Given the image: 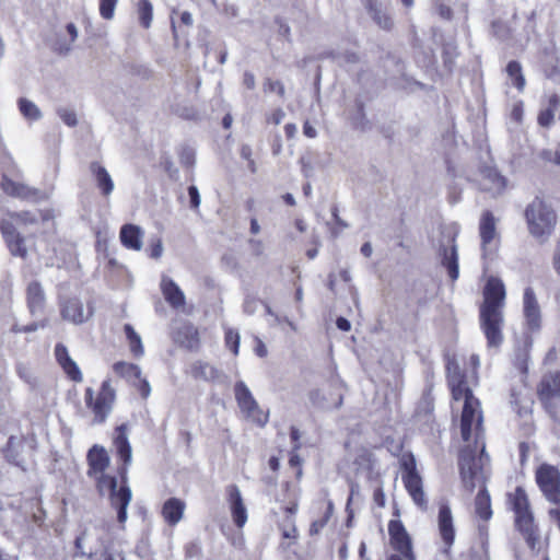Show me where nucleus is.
<instances>
[{"mask_svg":"<svg viewBox=\"0 0 560 560\" xmlns=\"http://www.w3.org/2000/svg\"><path fill=\"white\" fill-rule=\"evenodd\" d=\"M509 503L515 514V527L524 537L527 546L533 550H538L539 544L538 528L534 521V514L530 510L529 500L524 488L516 487L513 493H509Z\"/></svg>","mask_w":560,"mask_h":560,"instance_id":"nucleus-1","label":"nucleus"},{"mask_svg":"<svg viewBox=\"0 0 560 560\" xmlns=\"http://www.w3.org/2000/svg\"><path fill=\"white\" fill-rule=\"evenodd\" d=\"M525 219L529 234L541 244L550 238L557 225L556 211L540 198L526 207Z\"/></svg>","mask_w":560,"mask_h":560,"instance_id":"nucleus-2","label":"nucleus"},{"mask_svg":"<svg viewBox=\"0 0 560 560\" xmlns=\"http://www.w3.org/2000/svg\"><path fill=\"white\" fill-rule=\"evenodd\" d=\"M96 486L102 495L108 491L110 506L117 511L118 522L124 524L127 521V509L132 499L129 485H120L118 488L116 477L102 472L96 479Z\"/></svg>","mask_w":560,"mask_h":560,"instance_id":"nucleus-3","label":"nucleus"},{"mask_svg":"<svg viewBox=\"0 0 560 560\" xmlns=\"http://www.w3.org/2000/svg\"><path fill=\"white\" fill-rule=\"evenodd\" d=\"M234 394L237 406L245 415L246 419L259 427H265L268 422L269 413L261 410L252 392L243 381L236 382Z\"/></svg>","mask_w":560,"mask_h":560,"instance_id":"nucleus-4","label":"nucleus"},{"mask_svg":"<svg viewBox=\"0 0 560 560\" xmlns=\"http://www.w3.org/2000/svg\"><path fill=\"white\" fill-rule=\"evenodd\" d=\"M485 445L481 450V455L476 458L470 448H463L459 453L458 465L460 477L465 489L474 491L477 483L482 479V465H483Z\"/></svg>","mask_w":560,"mask_h":560,"instance_id":"nucleus-5","label":"nucleus"},{"mask_svg":"<svg viewBox=\"0 0 560 560\" xmlns=\"http://www.w3.org/2000/svg\"><path fill=\"white\" fill-rule=\"evenodd\" d=\"M535 479L545 499L560 505V470L556 466L541 464L536 469Z\"/></svg>","mask_w":560,"mask_h":560,"instance_id":"nucleus-6","label":"nucleus"},{"mask_svg":"<svg viewBox=\"0 0 560 560\" xmlns=\"http://www.w3.org/2000/svg\"><path fill=\"white\" fill-rule=\"evenodd\" d=\"M404 468L402 481L409 495L412 498L415 504L422 510H427L428 501L423 491L422 479L417 471L416 460L412 455L401 463Z\"/></svg>","mask_w":560,"mask_h":560,"instance_id":"nucleus-7","label":"nucleus"},{"mask_svg":"<svg viewBox=\"0 0 560 560\" xmlns=\"http://www.w3.org/2000/svg\"><path fill=\"white\" fill-rule=\"evenodd\" d=\"M464 400L463 412L460 417V434L464 441H469L471 436L472 423L476 419V436L479 438L482 431V412L480 401L472 394L462 398Z\"/></svg>","mask_w":560,"mask_h":560,"instance_id":"nucleus-8","label":"nucleus"},{"mask_svg":"<svg viewBox=\"0 0 560 560\" xmlns=\"http://www.w3.org/2000/svg\"><path fill=\"white\" fill-rule=\"evenodd\" d=\"M60 315L67 322L81 325L92 318L94 307L91 303L84 305L79 298H69L60 303Z\"/></svg>","mask_w":560,"mask_h":560,"instance_id":"nucleus-9","label":"nucleus"},{"mask_svg":"<svg viewBox=\"0 0 560 560\" xmlns=\"http://www.w3.org/2000/svg\"><path fill=\"white\" fill-rule=\"evenodd\" d=\"M503 314L493 311H480V326L487 338L488 347L498 348L503 341Z\"/></svg>","mask_w":560,"mask_h":560,"instance_id":"nucleus-10","label":"nucleus"},{"mask_svg":"<svg viewBox=\"0 0 560 560\" xmlns=\"http://www.w3.org/2000/svg\"><path fill=\"white\" fill-rule=\"evenodd\" d=\"M485 301L480 306V311H493V313H502L505 299V288L501 279L490 277L483 290Z\"/></svg>","mask_w":560,"mask_h":560,"instance_id":"nucleus-11","label":"nucleus"},{"mask_svg":"<svg viewBox=\"0 0 560 560\" xmlns=\"http://www.w3.org/2000/svg\"><path fill=\"white\" fill-rule=\"evenodd\" d=\"M388 534L392 547L407 560H416L411 539L400 521L392 520L388 524Z\"/></svg>","mask_w":560,"mask_h":560,"instance_id":"nucleus-12","label":"nucleus"},{"mask_svg":"<svg viewBox=\"0 0 560 560\" xmlns=\"http://www.w3.org/2000/svg\"><path fill=\"white\" fill-rule=\"evenodd\" d=\"M2 192L12 198L27 201H37L43 197L39 189L23 182L13 180L7 174H2Z\"/></svg>","mask_w":560,"mask_h":560,"instance_id":"nucleus-13","label":"nucleus"},{"mask_svg":"<svg viewBox=\"0 0 560 560\" xmlns=\"http://www.w3.org/2000/svg\"><path fill=\"white\" fill-rule=\"evenodd\" d=\"M479 186L480 189L490 192L493 196L500 195L506 187V178L502 176L493 166H482L480 168Z\"/></svg>","mask_w":560,"mask_h":560,"instance_id":"nucleus-14","label":"nucleus"},{"mask_svg":"<svg viewBox=\"0 0 560 560\" xmlns=\"http://www.w3.org/2000/svg\"><path fill=\"white\" fill-rule=\"evenodd\" d=\"M441 262L446 268L452 281L459 277L458 253L455 237H450L447 244H441L439 248Z\"/></svg>","mask_w":560,"mask_h":560,"instance_id":"nucleus-15","label":"nucleus"},{"mask_svg":"<svg viewBox=\"0 0 560 560\" xmlns=\"http://www.w3.org/2000/svg\"><path fill=\"white\" fill-rule=\"evenodd\" d=\"M438 523L442 540L447 548H451L455 540V528L452 511L447 503L440 504Z\"/></svg>","mask_w":560,"mask_h":560,"instance_id":"nucleus-16","label":"nucleus"},{"mask_svg":"<svg viewBox=\"0 0 560 560\" xmlns=\"http://www.w3.org/2000/svg\"><path fill=\"white\" fill-rule=\"evenodd\" d=\"M26 453L27 448L24 436H10L5 448L7 460L25 471Z\"/></svg>","mask_w":560,"mask_h":560,"instance_id":"nucleus-17","label":"nucleus"},{"mask_svg":"<svg viewBox=\"0 0 560 560\" xmlns=\"http://www.w3.org/2000/svg\"><path fill=\"white\" fill-rule=\"evenodd\" d=\"M539 399L545 404L551 402L560 397V373H549L545 375L538 386Z\"/></svg>","mask_w":560,"mask_h":560,"instance_id":"nucleus-18","label":"nucleus"},{"mask_svg":"<svg viewBox=\"0 0 560 560\" xmlns=\"http://www.w3.org/2000/svg\"><path fill=\"white\" fill-rule=\"evenodd\" d=\"M55 357L63 372L73 382H82L83 376L78 364L69 355L68 349L62 343H57L55 347Z\"/></svg>","mask_w":560,"mask_h":560,"instance_id":"nucleus-19","label":"nucleus"},{"mask_svg":"<svg viewBox=\"0 0 560 560\" xmlns=\"http://www.w3.org/2000/svg\"><path fill=\"white\" fill-rule=\"evenodd\" d=\"M55 357L63 372L73 382H82L83 376L78 364L69 355L68 349L62 343H57L55 347Z\"/></svg>","mask_w":560,"mask_h":560,"instance_id":"nucleus-20","label":"nucleus"},{"mask_svg":"<svg viewBox=\"0 0 560 560\" xmlns=\"http://www.w3.org/2000/svg\"><path fill=\"white\" fill-rule=\"evenodd\" d=\"M55 357L63 372L73 382H82L83 376L78 364L69 355L68 349L62 343H57L55 347Z\"/></svg>","mask_w":560,"mask_h":560,"instance_id":"nucleus-21","label":"nucleus"},{"mask_svg":"<svg viewBox=\"0 0 560 560\" xmlns=\"http://www.w3.org/2000/svg\"><path fill=\"white\" fill-rule=\"evenodd\" d=\"M174 341L190 351H197L200 346L198 329L192 324L185 323L174 332Z\"/></svg>","mask_w":560,"mask_h":560,"instance_id":"nucleus-22","label":"nucleus"},{"mask_svg":"<svg viewBox=\"0 0 560 560\" xmlns=\"http://www.w3.org/2000/svg\"><path fill=\"white\" fill-rule=\"evenodd\" d=\"M162 294L165 301L173 307H183L186 303V298L182 289L177 283L170 277L163 276L160 284Z\"/></svg>","mask_w":560,"mask_h":560,"instance_id":"nucleus-23","label":"nucleus"},{"mask_svg":"<svg viewBox=\"0 0 560 560\" xmlns=\"http://www.w3.org/2000/svg\"><path fill=\"white\" fill-rule=\"evenodd\" d=\"M26 302L33 315L42 314L46 304V294L40 282L33 280L26 288Z\"/></svg>","mask_w":560,"mask_h":560,"instance_id":"nucleus-24","label":"nucleus"},{"mask_svg":"<svg viewBox=\"0 0 560 560\" xmlns=\"http://www.w3.org/2000/svg\"><path fill=\"white\" fill-rule=\"evenodd\" d=\"M524 315L530 330L538 329L540 326V310L536 300V294L532 288L524 291Z\"/></svg>","mask_w":560,"mask_h":560,"instance_id":"nucleus-25","label":"nucleus"},{"mask_svg":"<svg viewBox=\"0 0 560 560\" xmlns=\"http://www.w3.org/2000/svg\"><path fill=\"white\" fill-rule=\"evenodd\" d=\"M89 463L88 475L90 477L102 474L109 466V456L106 450L101 445H93L86 456Z\"/></svg>","mask_w":560,"mask_h":560,"instance_id":"nucleus-26","label":"nucleus"},{"mask_svg":"<svg viewBox=\"0 0 560 560\" xmlns=\"http://www.w3.org/2000/svg\"><path fill=\"white\" fill-rule=\"evenodd\" d=\"M229 501L234 524L237 527H243L247 521V510L244 505L241 491L235 485L229 487Z\"/></svg>","mask_w":560,"mask_h":560,"instance_id":"nucleus-27","label":"nucleus"},{"mask_svg":"<svg viewBox=\"0 0 560 560\" xmlns=\"http://www.w3.org/2000/svg\"><path fill=\"white\" fill-rule=\"evenodd\" d=\"M365 9L380 28L387 32L393 30L394 21L378 0H366Z\"/></svg>","mask_w":560,"mask_h":560,"instance_id":"nucleus-28","label":"nucleus"},{"mask_svg":"<svg viewBox=\"0 0 560 560\" xmlns=\"http://www.w3.org/2000/svg\"><path fill=\"white\" fill-rule=\"evenodd\" d=\"M479 234L481 238V247L483 256L487 255V246L494 240L497 235L495 218L491 211H485L480 219Z\"/></svg>","mask_w":560,"mask_h":560,"instance_id":"nucleus-29","label":"nucleus"},{"mask_svg":"<svg viewBox=\"0 0 560 560\" xmlns=\"http://www.w3.org/2000/svg\"><path fill=\"white\" fill-rule=\"evenodd\" d=\"M121 244L132 250H140L142 248L143 231L140 226L135 224H125L120 230Z\"/></svg>","mask_w":560,"mask_h":560,"instance_id":"nucleus-30","label":"nucleus"},{"mask_svg":"<svg viewBox=\"0 0 560 560\" xmlns=\"http://www.w3.org/2000/svg\"><path fill=\"white\" fill-rule=\"evenodd\" d=\"M90 171L102 195L105 197L109 196L113 192L115 185L107 170L98 162H92L90 164Z\"/></svg>","mask_w":560,"mask_h":560,"instance_id":"nucleus-31","label":"nucleus"},{"mask_svg":"<svg viewBox=\"0 0 560 560\" xmlns=\"http://www.w3.org/2000/svg\"><path fill=\"white\" fill-rule=\"evenodd\" d=\"M114 445L117 454L124 464L129 465L132 458L131 445L127 436V425L121 424L116 429V435L114 438Z\"/></svg>","mask_w":560,"mask_h":560,"instance_id":"nucleus-32","label":"nucleus"},{"mask_svg":"<svg viewBox=\"0 0 560 560\" xmlns=\"http://www.w3.org/2000/svg\"><path fill=\"white\" fill-rule=\"evenodd\" d=\"M191 375L196 380H203L207 382H221L224 376L217 368L203 361H196L191 365Z\"/></svg>","mask_w":560,"mask_h":560,"instance_id":"nucleus-33","label":"nucleus"},{"mask_svg":"<svg viewBox=\"0 0 560 560\" xmlns=\"http://www.w3.org/2000/svg\"><path fill=\"white\" fill-rule=\"evenodd\" d=\"M185 510V503L177 499L166 500L162 508V515L168 525H176L182 518Z\"/></svg>","mask_w":560,"mask_h":560,"instance_id":"nucleus-34","label":"nucleus"},{"mask_svg":"<svg viewBox=\"0 0 560 560\" xmlns=\"http://www.w3.org/2000/svg\"><path fill=\"white\" fill-rule=\"evenodd\" d=\"M2 235L5 237V242L10 253L13 256L25 258L27 249L25 246V240L19 233L8 231L7 226L2 223Z\"/></svg>","mask_w":560,"mask_h":560,"instance_id":"nucleus-35","label":"nucleus"},{"mask_svg":"<svg viewBox=\"0 0 560 560\" xmlns=\"http://www.w3.org/2000/svg\"><path fill=\"white\" fill-rule=\"evenodd\" d=\"M447 383L454 400H462L463 397L471 395L472 390L467 386L464 373L447 376Z\"/></svg>","mask_w":560,"mask_h":560,"instance_id":"nucleus-36","label":"nucleus"},{"mask_svg":"<svg viewBox=\"0 0 560 560\" xmlns=\"http://www.w3.org/2000/svg\"><path fill=\"white\" fill-rule=\"evenodd\" d=\"M475 511L483 521H489L492 516L490 495L485 487L476 495Z\"/></svg>","mask_w":560,"mask_h":560,"instance_id":"nucleus-37","label":"nucleus"},{"mask_svg":"<svg viewBox=\"0 0 560 560\" xmlns=\"http://www.w3.org/2000/svg\"><path fill=\"white\" fill-rule=\"evenodd\" d=\"M18 107L21 115L28 121H37L43 117L39 107L28 98L20 97L18 100Z\"/></svg>","mask_w":560,"mask_h":560,"instance_id":"nucleus-38","label":"nucleus"},{"mask_svg":"<svg viewBox=\"0 0 560 560\" xmlns=\"http://www.w3.org/2000/svg\"><path fill=\"white\" fill-rule=\"evenodd\" d=\"M310 400L315 407L320 409L339 408L342 405L343 396L338 394L337 399L334 402H329L322 390L315 389L310 393Z\"/></svg>","mask_w":560,"mask_h":560,"instance_id":"nucleus-39","label":"nucleus"},{"mask_svg":"<svg viewBox=\"0 0 560 560\" xmlns=\"http://www.w3.org/2000/svg\"><path fill=\"white\" fill-rule=\"evenodd\" d=\"M113 370L116 374L120 375L121 377H125L127 380H135L140 378L141 376V369L132 363H127L124 361L116 362L113 365Z\"/></svg>","mask_w":560,"mask_h":560,"instance_id":"nucleus-40","label":"nucleus"},{"mask_svg":"<svg viewBox=\"0 0 560 560\" xmlns=\"http://www.w3.org/2000/svg\"><path fill=\"white\" fill-rule=\"evenodd\" d=\"M124 330H125L126 337L129 341L130 351L133 353V355H136V357L143 355L144 350H143L140 335L138 332H136V330L133 329V327L130 324H126L124 326Z\"/></svg>","mask_w":560,"mask_h":560,"instance_id":"nucleus-41","label":"nucleus"},{"mask_svg":"<svg viewBox=\"0 0 560 560\" xmlns=\"http://www.w3.org/2000/svg\"><path fill=\"white\" fill-rule=\"evenodd\" d=\"M140 24L144 28L151 26L153 20V5L150 0H139L137 4Z\"/></svg>","mask_w":560,"mask_h":560,"instance_id":"nucleus-42","label":"nucleus"},{"mask_svg":"<svg viewBox=\"0 0 560 560\" xmlns=\"http://www.w3.org/2000/svg\"><path fill=\"white\" fill-rule=\"evenodd\" d=\"M506 72L514 80V85L518 91H523L525 86V78L522 72V66L518 61L512 60L506 66Z\"/></svg>","mask_w":560,"mask_h":560,"instance_id":"nucleus-43","label":"nucleus"},{"mask_svg":"<svg viewBox=\"0 0 560 560\" xmlns=\"http://www.w3.org/2000/svg\"><path fill=\"white\" fill-rule=\"evenodd\" d=\"M90 408L93 410L95 416L94 421L97 423L104 422L112 411V406L105 400H102V398L98 396Z\"/></svg>","mask_w":560,"mask_h":560,"instance_id":"nucleus-44","label":"nucleus"},{"mask_svg":"<svg viewBox=\"0 0 560 560\" xmlns=\"http://www.w3.org/2000/svg\"><path fill=\"white\" fill-rule=\"evenodd\" d=\"M85 536H86V532H83L80 536H78L75 538L74 546L77 549V556L88 557L89 559H92L94 556L97 555L98 549L90 547L89 550H85V548L83 546Z\"/></svg>","mask_w":560,"mask_h":560,"instance_id":"nucleus-45","label":"nucleus"},{"mask_svg":"<svg viewBox=\"0 0 560 560\" xmlns=\"http://www.w3.org/2000/svg\"><path fill=\"white\" fill-rule=\"evenodd\" d=\"M98 397H101L102 400H105L113 407V404L116 398V392H115L114 387L112 386L110 380L103 381Z\"/></svg>","mask_w":560,"mask_h":560,"instance_id":"nucleus-46","label":"nucleus"},{"mask_svg":"<svg viewBox=\"0 0 560 560\" xmlns=\"http://www.w3.org/2000/svg\"><path fill=\"white\" fill-rule=\"evenodd\" d=\"M240 334L237 330L229 328L225 331V345L234 353H238L240 349Z\"/></svg>","mask_w":560,"mask_h":560,"instance_id":"nucleus-47","label":"nucleus"},{"mask_svg":"<svg viewBox=\"0 0 560 560\" xmlns=\"http://www.w3.org/2000/svg\"><path fill=\"white\" fill-rule=\"evenodd\" d=\"M118 0H100V14L105 20H112Z\"/></svg>","mask_w":560,"mask_h":560,"instance_id":"nucleus-48","label":"nucleus"},{"mask_svg":"<svg viewBox=\"0 0 560 560\" xmlns=\"http://www.w3.org/2000/svg\"><path fill=\"white\" fill-rule=\"evenodd\" d=\"M16 372L19 376L32 387L37 385V378L34 376L32 370L27 365L19 363L16 365Z\"/></svg>","mask_w":560,"mask_h":560,"instance_id":"nucleus-49","label":"nucleus"},{"mask_svg":"<svg viewBox=\"0 0 560 560\" xmlns=\"http://www.w3.org/2000/svg\"><path fill=\"white\" fill-rule=\"evenodd\" d=\"M527 361H528V350L524 348H518L515 351L514 357V365L522 372H527Z\"/></svg>","mask_w":560,"mask_h":560,"instance_id":"nucleus-50","label":"nucleus"},{"mask_svg":"<svg viewBox=\"0 0 560 560\" xmlns=\"http://www.w3.org/2000/svg\"><path fill=\"white\" fill-rule=\"evenodd\" d=\"M2 170H4L8 174L12 175H21V172L15 164L13 158L10 153H7L2 150Z\"/></svg>","mask_w":560,"mask_h":560,"instance_id":"nucleus-51","label":"nucleus"},{"mask_svg":"<svg viewBox=\"0 0 560 560\" xmlns=\"http://www.w3.org/2000/svg\"><path fill=\"white\" fill-rule=\"evenodd\" d=\"M57 114L67 126L75 127L78 125L77 114L74 110L61 107L58 108Z\"/></svg>","mask_w":560,"mask_h":560,"instance_id":"nucleus-52","label":"nucleus"},{"mask_svg":"<svg viewBox=\"0 0 560 560\" xmlns=\"http://www.w3.org/2000/svg\"><path fill=\"white\" fill-rule=\"evenodd\" d=\"M491 28L493 34L501 40H506L510 38V30L509 27L501 21H494L491 24Z\"/></svg>","mask_w":560,"mask_h":560,"instance_id":"nucleus-53","label":"nucleus"},{"mask_svg":"<svg viewBox=\"0 0 560 560\" xmlns=\"http://www.w3.org/2000/svg\"><path fill=\"white\" fill-rule=\"evenodd\" d=\"M555 113L556 112L552 110V108H546V109L541 110L537 118L538 124L541 127L549 128L553 124Z\"/></svg>","mask_w":560,"mask_h":560,"instance_id":"nucleus-54","label":"nucleus"},{"mask_svg":"<svg viewBox=\"0 0 560 560\" xmlns=\"http://www.w3.org/2000/svg\"><path fill=\"white\" fill-rule=\"evenodd\" d=\"M179 161L186 167H191L195 164V151L191 148L185 147L179 152Z\"/></svg>","mask_w":560,"mask_h":560,"instance_id":"nucleus-55","label":"nucleus"},{"mask_svg":"<svg viewBox=\"0 0 560 560\" xmlns=\"http://www.w3.org/2000/svg\"><path fill=\"white\" fill-rule=\"evenodd\" d=\"M259 300L254 296H247L243 304V311L247 315H253L258 308Z\"/></svg>","mask_w":560,"mask_h":560,"instance_id":"nucleus-56","label":"nucleus"},{"mask_svg":"<svg viewBox=\"0 0 560 560\" xmlns=\"http://www.w3.org/2000/svg\"><path fill=\"white\" fill-rule=\"evenodd\" d=\"M188 196L190 199V207L192 209H198L201 202L199 190L196 186L191 185L188 187Z\"/></svg>","mask_w":560,"mask_h":560,"instance_id":"nucleus-57","label":"nucleus"},{"mask_svg":"<svg viewBox=\"0 0 560 560\" xmlns=\"http://www.w3.org/2000/svg\"><path fill=\"white\" fill-rule=\"evenodd\" d=\"M241 156L248 161V168L255 173L256 172V165L255 162L250 159L252 158V148L248 144H243L241 148Z\"/></svg>","mask_w":560,"mask_h":560,"instance_id":"nucleus-58","label":"nucleus"},{"mask_svg":"<svg viewBox=\"0 0 560 560\" xmlns=\"http://www.w3.org/2000/svg\"><path fill=\"white\" fill-rule=\"evenodd\" d=\"M328 517H329V513H327L323 518L314 521L310 526V534L311 535L318 534L319 530H322L326 526Z\"/></svg>","mask_w":560,"mask_h":560,"instance_id":"nucleus-59","label":"nucleus"},{"mask_svg":"<svg viewBox=\"0 0 560 560\" xmlns=\"http://www.w3.org/2000/svg\"><path fill=\"white\" fill-rule=\"evenodd\" d=\"M265 86L270 92H277L280 96L284 95V86L280 81L268 80Z\"/></svg>","mask_w":560,"mask_h":560,"instance_id":"nucleus-60","label":"nucleus"},{"mask_svg":"<svg viewBox=\"0 0 560 560\" xmlns=\"http://www.w3.org/2000/svg\"><path fill=\"white\" fill-rule=\"evenodd\" d=\"M372 453L366 451V450H363L357 457L355 459V463H358L359 465H363V464H366V466L369 468H372Z\"/></svg>","mask_w":560,"mask_h":560,"instance_id":"nucleus-61","label":"nucleus"},{"mask_svg":"<svg viewBox=\"0 0 560 560\" xmlns=\"http://www.w3.org/2000/svg\"><path fill=\"white\" fill-rule=\"evenodd\" d=\"M460 372L462 371H460V368H459L456 359L455 358H448L447 359V363H446V374H447V376L453 375L455 373L458 374Z\"/></svg>","mask_w":560,"mask_h":560,"instance_id":"nucleus-62","label":"nucleus"},{"mask_svg":"<svg viewBox=\"0 0 560 560\" xmlns=\"http://www.w3.org/2000/svg\"><path fill=\"white\" fill-rule=\"evenodd\" d=\"M552 266L557 275L560 277V241L557 243L553 252Z\"/></svg>","mask_w":560,"mask_h":560,"instance_id":"nucleus-63","label":"nucleus"},{"mask_svg":"<svg viewBox=\"0 0 560 560\" xmlns=\"http://www.w3.org/2000/svg\"><path fill=\"white\" fill-rule=\"evenodd\" d=\"M162 253H163V245H162L161 240H160V238H158V240L155 241V243H153V244L151 245L150 256H151L152 258L158 259V258H160V257L162 256Z\"/></svg>","mask_w":560,"mask_h":560,"instance_id":"nucleus-64","label":"nucleus"}]
</instances>
